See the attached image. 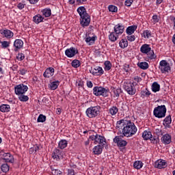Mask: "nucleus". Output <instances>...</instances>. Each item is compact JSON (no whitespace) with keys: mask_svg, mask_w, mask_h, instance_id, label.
I'll list each match as a JSON object with an SVG mask.
<instances>
[{"mask_svg":"<svg viewBox=\"0 0 175 175\" xmlns=\"http://www.w3.org/2000/svg\"><path fill=\"white\" fill-rule=\"evenodd\" d=\"M117 124L123 126L122 135L126 137H131L137 132V128L135 123L131 122V120L122 119L118 121Z\"/></svg>","mask_w":175,"mask_h":175,"instance_id":"1","label":"nucleus"},{"mask_svg":"<svg viewBox=\"0 0 175 175\" xmlns=\"http://www.w3.org/2000/svg\"><path fill=\"white\" fill-rule=\"evenodd\" d=\"M77 12L81 17L80 24L82 27H88L91 23V18L87 13L85 7L81 6L77 9Z\"/></svg>","mask_w":175,"mask_h":175,"instance_id":"2","label":"nucleus"},{"mask_svg":"<svg viewBox=\"0 0 175 175\" xmlns=\"http://www.w3.org/2000/svg\"><path fill=\"white\" fill-rule=\"evenodd\" d=\"M140 51L143 54H147L148 59L151 60L157 58V55H155L154 51L151 50V47H150V46L147 44H144L141 46Z\"/></svg>","mask_w":175,"mask_h":175,"instance_id":"3","label":"nucleus"},{"mask_svg":"<svg viewBox=\"0 0 175 175\" xmlns=\"http://www.w3.org/2000/svg\"><path fill=\"white\" fill-rule=\"evenodd\" d=\"M85 113L89 118H95L100 114V106L90 107L87 109Z\"/></svg>","mask_w":175,"mask_h":175,"instance_id":"4","label":"nucleus"},{"mask_svg":"<svg viewBox=\"0 0 175 175\" xmlns=\"http://www.w3.org/2000/svg\"><path fill=\"white\" fill-rule=\"evenodd\" d=\"M166 106L159 105L154 108L153 111V114L157 118H163L166 116Z\"/></svg>","mask_w":175,"mask_h":175,"instance_id":"5","label":"nucleus"},{"mask_svg":"<svg viewBox=\"0 0 175 175\" xmlns=\"http://www.w3.org/2000/svg\"><path fill=\"white\" fill-rule=\"evenodd\" d=\"M93 93L96 95V96H99L102 95V96H109V90H106L105 88L96 86L93 89Z\"/></svg>","mask_w":175,"mask_h":175,"instance_id":"6","label":"nucleus"},{"mask_svg":"<svg viewBox=\"0 0 175 175\" xmlns=\"http://www.w3.org/2000/svg\"><path fill=\"white\" fill-rule=\"evenodd\" d=\"M14 91L16 95L24 94L27 91H28V86L24 84H19L15 86Z\"/></svg>","mask_w":175,"mask_h":175,"instance_id":"7","label":"nucleus"},{"mask_svg":"<svg viewBox=\"0 0 175 175\" xmlns=\"http://www.w3.org/2000/svg\"><path fill=\"white\" fill-rule=\"evenodd\" d=\"M159 69H160L161 73H166L170 70V64L166 60H161L159 64Z\"/></svg>","mask_w":175,"mask_h":175,"instance_id":"8","label":"nucleus"},{"mask_svg":"<svg viewBox=\"0 0 175 175\" xmlns=\"http://www.w3.org/2000/svg\"><path fill=\"white\" fill-rule=\"evenodd\" d=\"M124 88L129 95H135L136 94V89L133 83H124Z\"/></svg>","mask_w":175,"mask_h":175,"instance_id":"9","label":"nucleus"},{"mask_svg":"<svg viewBox=\"0 0 175 175\" xmlns=\"http://www.w3.org/2000/svg\"><path fill=\"white\" fill-rule=\"evenodd\" d=\"M52 158L56 161H61V159H64V158H65L64 156V152L59 149H55L52 154Z\"/></svg>","mask_w":175,"mask_h":175,"instance_id":"10","label":"nucleus"},{"mask_svg":"<svg viewBox=\"0 0 175 175\" xmlns=\"http://www.w3.org/2000/svg\"><path fill=\"white\" fill-rule=\"evenodd\" d=\"M113 143H116L118 147L124 148L126 147L128 142L122 139V138L120 137V136H116L113 139Z\"/></svg>","mask_w":175,"mask_h":175,"instance_id":"11","label":"nucleus"},{"mask_svg":"<svg viewBox=\"0 0 175 175\" xmlns=\"http://www.w3.org/2000/svg\"><path fill=\"white\" fill-rule=\"evenodd\" d=\"M65 54L66 57H68V58H72L75 57L76 54H79V50L75 47H71L66 50Z\"/></svg>","mask_w":175,"mask_h":175,"instance_id":"12","label":"nucleus"},{"mask_svg":"<svg viewBox=\"0 0 175 175\" xmlns=\"http://www.w3.org/2000/svg\"><path fill=\"white\" fill-rule=\"evenodd\" d=\"M86 43L89 44V46H92L95 41L96 40V36L94 35L91 36V33L86 34V37L84 38Z\"/></svg>","mask_w":175,"mask_h":175,"instance_id":"13","label":"nucleus"},{"mask_svg":"<svg viewBox=\"0 0 175 175\" xmlns=\"http://www.w3.org/2000/svg\"><path fill=\"white\" fill-rule=\"evenodd\" d=\"M90 73H92L94 76H100V75H103L104 71L102 67L95 66L90 70Z\"/></svg>","mask_w":175,"mask_h":175,"instance_id":"14","label":"nucleus"},{"mask_svg":"<svg viewBox=\"0 0 175 175\" xmlns=\"http://www.w3.org/2000/svg\"><path fill=\"white\" fill-rule=\"evenodd\" d=\"M95 144H100L99 146H105L106 145V138L100 135H96V143Z\"/></svg>","mask_w":175,"mask_h":175,"instance_id":"15","label":"nucleus"},{"mask_svg":"<svg viewBox=\"0 0 175 175\" xmlns=\"http://www.w3.org/2000/svg\"><path fill=\"white\" fill-rule=\"evenodd\" d=\"M161 142L163 144H170L172 143V135L170 134H165L161 137Z\"/></svg>","mask_w":175,"mask_h":175,"instance_id":"16","label":"nucleus"},{"mask_svg":"<svg viewBox=\"0 0 175 175\" xmlns=\"http://www.w3.org/2000/svg\"><path fill=\"white\" fill-rule=\"evenodd\" d=\"M167 166V164L165 160H158L155 162L154 167L157 169H165Z\"/></svg>","mask_w":175,"mask_h":175,"instance_id":"17","label":"nucleus"},{"mask_svg":"<svg viewBox=\"0 0 175 175\" xmlns=\"http://www.w3.org/2000/svg\"><path fill=\"white\" fill-rule=\"evenodd\" d=\"M0 33L5 36V38H7L8 39H11V38H13L14 33L12 32V31L9 29H1Z\"/></svg>","mask_w":175,"mask_h":175,"instance_id":"18","label":"nucleus"},{"mask_svg":"<svg viewBox=\"0 0 175 175\" xmlns=\"http://www.w3.org/2000/svg\"><path fill=\"white\" fill-rule=\"evenodd\" d=\"M54 68L49 67L46 69L45 72L43 74L44 77H46L49 79V77H51L52 76H54Z\"/></svg>","mask_w":175,"mask_h":175,"instance_id":"19","label":"nucleus"},{"mask_svg":"<svg viewBox=\"0 0 175 175\" xmlns=\"http://www.w3.org/2000/svg\"><path fill=\"white\" fill-rule=\"evenodd\" d=\"M23 45L24 42L23 40L20 39L16 40L14 42V46L15 47L14 51H17L18 50H20V49H22Z\"/></svg>","mask_w":175,"mask_h":175,"instance_id":"20","label":"nucleus"},{"mask_svg":"<svg viewBox=\"0 0 175 175\" xmlns=\"http://www.w3.org/2000/svg\"><path fill=\"white\" fill-rule=\"evenodd\" d=\"M124 27L123 25H121L120 24L116 25L114 27V32L116 35H122L124 33Z\"/></svg>","mask_w":175,"mask_h":175,"instance_id":"21","label":"nucleus"},{"mask_svg":"<svg viewBox=\"0 0 175 175\" xmlns=\"http://www.w3.org/2000/svg\"><path fill=\"white\" fill-rule=\"evenodd\" d=\"M4 159L5 160V162H8L10 163H13L14 162L13 156L10 154V153H5L4 154Z\"/></svg>","mask_w":175,"mask_h":175,"instance_id":"22","label":"nucleus"},{"mask_svg":"<svg viewBox=\"0 0 175 175\" xmlns=\"http://www.w3.org/2000/svg\"><path fill=\"white\" fill-rule=\"evenodd\" d=\"M137 29V25H132L130 27H128L126 32L127 35H132V33H135V31Z\"/></svg>","mask_w":175,"mask_h":175,"instance_id":"23","label":"nucleus"},{"mask_svg":"<svg viewBox=\"0 0 175 175\" xmlns=\"http://www.w3.org/2000/svg\"><path fill=\"white\" fill-rule=\"evenodd\" d=\"M102 151H103V148H102L101 145L96 146L93 148V152H94V154H95V155H99V154H102Z\"/></svg>","mask_w":175,"mask_h":175,"instance_id":"24","label":"nucleus"},{"mask_svg":"<svg viewBox=\"0 0 175 175\" xmlns=\"http://www.w3.org/2000/svg\"><path fill=\"white\" fill-rule=\"evenodd\" d=\"M170 124H172V116L169 115L163 120V125L167 128H170Z\"/></svg>","mask_w":175,"mask_h":175,"instance_id":"25","label":"nucleus"},{"mask_svg":"<svg viewBox=\"0 0 175 175\" xmlns=\"http://www.w3.org/2000/svg\"><path fill=\"white\" fill-rule=\"evenodd\" d=\"M0 111H1L2 113H8L10 111V105L3 104L0 106Z\"/></svg>","mask_w":175,"mask_h":175,"instance_id":"26","label":"nucleus"},{"mask_svg":"<svg viewBox=\"0 0 175 175\" xmlns=\"http://www.w3.org/2000/svg\"><path fill=\"white\" fill-rule=\"evenodd\" d=\"M43 20H44V18H43V16H42V15L40 14H37L33 18V21H34L36 24H39V23H42Z\"/></svg>","mask_w":175,"mask_h":175,"instance_id":"27","label":"nucleus"},{"mask_svg":"<svg viewBox=\"0 0 175 175\" xmlns=\"http://www.w3.org/2000/svg\"><path fill=\"white\" fill-rule=\"evenodd\" d=\"M152 136V134L151 133V131H145L142 133V137L144 140H150Z\"/></svg>","mask_w":175,"mask_h":175,"instance_id":"28","label":"nucleus"},{"mask_svg":"<svg viewBox=\"0 0 175 175\" xmlns=\"http://www.w3.org/2000/svg\"><path fill=\"white\" fill-rule=\"evenodd\" d=\"M58 147L59 148H60V150H64V148H66V147H68V141L65 139H62L59 142Z\"/></svg>","mask_w":175,"mask_h":175,"instance_id":"29","label":"nucleus"},{"mask_svg":"<svg viewBox=\"0 0 175 175\" xmlns=\"http://www.w3.org/2000/svg\"><path fill=\"white\" fill-rule=\"evenodd\" d=\"M161 90V85L158 82H154L152 85V91L153 92H158Z\"/></svg>","mask_w":175,"mask_h":175,"instance_id":"30","label":"nucleus"},{"mask_svg":"<svg viewBox=\"0 0 175 175\" xmlns=\"http://www.w3.org/2000/svg\"><path fill=\"white\" fill-rule=\"evenodd\" d=\"M58 85H59V81H55L51 82L49 84V88L51 90H57L58 88Z\"/></svg>","mask_w":175,"mask_h":175,"instance_id":"31","label":"nucleus"},{"mask_svg":"<svg viewBox=\"0 0 175 175\" xmlns=\"http://www.w3.org/2000/svg\"><path fill=\"white\" fill-rule=\"evenodd\" d=\"M109 39L111 42H116L118 39V34L116 33V31L110 33Z\"/></svg>","mask_w":175,"mask_h":175,"instance_id":"32","label":"nucleus"},{"mask_svg":"<svg viewBox=\"0 0 175 175\" xmlns=\"http://www.w3.org/2000/svg\"><path fill=\"white\" fill-rule=\"evenodd\" d=\"M40 150V146L38 145L33 146V147H31L29 148V154H35L38 152Z\"/></svg>","mask_w":175,"mask_h":175,"instance_id":"33","label":"nucleus"},{"mask_svg":"<svg viewBox=\"0 0 175 175\" xmlns=\"http://www.w3.org/2000/svg\"><path fill=\"white\" fill-rule=\"evenodd\" d=\"M139 68L140 69H143L144 70H146V69H148V63L146 62H142L137 64Z\"/></svg>","mask_w":175,"mask_h":175,"instance_id":"34","label":"nucleus"},{"mask_svg":"<svg viewBox=\"0 0 175 175\" xmlns=\"http://www.w3.org/2000/svg\"><path fill=\"white\" fill-rule=\"evenodd\" d=\"M118 113V108L116 106H113L109 109V113L111 116H116Z\"/></svg>","mask_w":175,"mask_h":175,"instance_id":"35","label":"nucleus"},{"mask_svg":"<svg viewBox=\"0 0 175 175\" xmlns=\"http://www.w3.org/2000/svg\"><path fill=\"white\" fill-rule=\"evenodd\" d=\"M120 47L121 49H125V47H128V40L126 39H122L119 43Z\"/></svg>","mask_w":175,"mask_h":175,"instance_id":"36","label":"nucleus"},{"mask_svg":"<svg viewBox=\"0 0 175 175\" xmlns=\"http://www.w3.org/2000/svg\"><path fill=\"white\" fill-rule=\"evenodd\" d=\"M18 99L21 100V102H28L29 100V97L28 96H25L24 94H18Z\"/></svg>","mask_w":175,"mask_h":175,"instance_id":"37","label":"nucleus"},{"mask_svg":"<svg viewBox=\"0 0 175 175\" xmlns=\"http://www.w3.org/2000/svg\"><path fill=\"white\" fill-rule=\"evenodd\" d=\"M133 167H135V169H142L143 167V162L140 161H135L134 163Z\"/></svg>","mask_w":175,"mask_h":175,"instance_id":"38","label":"nucleus"},{"mask_svg":"<svg viewBox=\"0 0 175 175\" xmlns=\"http://www.w3.org/2000/svg\"><path fill=\"white\" fill-rule=\"evenodd\" d=\"M42 14L44 16V17H50V16H51V10L44 9L42 10Z\"/></svg>","mask_w":175,"mask_h":175,"instance_id":"39","label":"nucleus"},{"mask_svg":"<svg viewBox=\"0 0 175 175\" xmlns=\"http://www.w3.org/2000/svg\"><path fill=\"white\" fill-rule=\"evenodd\" d=\"M51 171H52V174L53 175H61L62 174V171L54 169V167H51Z\"/></svg>","mask_w":175,"mask_h":175,"instance_id":"40","label":"nucleus"},{"mask_svg":"<svg viewBox=\"0 0 175 175\" xmlns=\"http://www.w3.org/2000/svg\"><path fill=\"white\" fill-rule=\"evenodd\" d=\"M71 64L73 68H79V66H80V65H81V64L80 63V61H79L77 59H74L72 62Z\"/></svg>","mask_w":175,"mask_h":175,"instance_id":"41","label":"nucleus"},{"mask_svg":"<svg viewBox=\"0 0 175 175\" xmlns=\"http://www.w3.org/2000/svg\"><path fill=\"white\" fill-rule=\"evenodd\" d=\"M46 121V116L43 114H40L38 119L37 122H44Z\"/></svg>","mask_w":175,"mask_h":175,"instance_id":"42","label":"nucleus"},{"mask_svg":"<svg viewBox=\"0 0 175 175\" xmlns=\"http://www.w3.org/2000/svg\"><path fill=\"white\" fill-rule=\"evenodd\" d=\"M108 9L109 12H111L112 13H116L118 10V8H117L116 5H109L108 7Z\"/></svg>","mask_w":175,"mask_h":175,"instance_id":"43","label":"nucleus"},{"mask_svg":"<svg viewBox=\"0 0 175 175\" xmlns=\"http://www.w3.org/2000/svg\"><path fill=\"white\" fill-rule=\"evenodd\" d=\"M105 70H110L111 69V63L109 61L105 62Z\"/></svg>","mask_w":175,"mask_h":175,"instance_id":"44","label":"nucleus"},{"mask_svg":"<svg viewBox=\"0 0 175 175\" xmlns=\"http://www.w3.org/2000/svg\"><path fill=\"white\" fill-rule=\"evenodd\" d=\"M149 140H150L151 143H152L153 144H157L159 142V137H157L155 138L152 136L150 139H149Z\"/></svg>","mask_w":175,"mask_h":175,"instance_id":"45","label":"nucleus"},{"mask_svg":"<svg viewBox=\"0 0 175 175\" xmlns=\"http://www.w3.org/2000/svg\"><path fill=\"white\" fill-rule=\"evenodd\" d=\"M141 95L143 96H150V95H151V92L148 91V90L146 89V90L141 92Z\"/></svg>","mask_w":175,"mask_h":175,"instance_id":"46","label":"nucleus"},{"mask_svg":"<svg viewBox=\"0 0 175 175\" xmlns=\"http://www.w3.org/2000/svg\"><path fill=\"white\" fill-rule=\"evenodd\" d=\"M1 170L3 172V173H7V172L9 170V166L8 164H3L1 165Z\"/></svg>","mask_w":175,"mask_h":175,"instance_id":"47","label":"nucleus"},{"mask_svg":"<svg viewBox=\"0 0 175 175\" xmlns=\"http://www.w3.org/2000/svg\"><path fill=\"white\" fill-rule=\"evenodd\" d=\"M154 133L158 136V137H159V136H162L163 135L162 130L159 129H155L154 130Z\"/></svg>","mask_w":175,"mask_h":175,"instance_id":"48","label":"nucleus"},{"mask_svg":"<svg viewBox=\"0 0 175 175\" xmlns=\"http://www.w3.org/2000/svg\"><path fill=\"white\" fill-rule=\"evenodd\" d=\"M1 46L3 49H7V47H9V46H10V42L8 41H3L1 42Z\"/></svg>","mask_w":175,"mask_h":175,"instance_id":"49","label":"nucleus"},{"mask_svg":"<svg viewBox=\"0 0 175 175\" xmlns=\"http://www.w3.org/2000/svg\"><path fill=\"white\" fill-rule=\"evenodd\" d=\"M143 35H144V38H147L148 39V38H150V36H151V32H150V31H148V30H145L143 32Z\"/></svg>","mask_w":175,"mask_h":175,"instance_id":"50","label":"nucleus"},{"mask_svg":"<svg viewBox=\"0 0 175 175\" xmlns=\"http://www.w3.org/2000/svg\"><path fill=\"white\" fill-rule=\"evenodd\" d=\"M113 94H114V95H116V96H117V97L120 96V94H121V89L113 88Z\"/></svg>","mask_w":175,"mask_h":175,"instance_id":"51","label":"nucleus"},{"mask_svg":"<svg viewBox=\"0 0 175 175\" xmlns=\"http://www.w3.org/2000/svg\"><path fill=\"white\" fill-rule=\"evenodd\" d=\"M135 39L136 38L134 35H129V36H127V40H129V42H135Z\"/></svg>","mask_w":175,"mask_h":175,"instance_id":"52","label":"nucleus"},{"mask_svg":"<svg viewBox=\"0 0 175 175\" xmlns=\"http://www.w3.org/2000/svg\"><path fill=\"white\" fill-rule=\"evenodd\" d=\"M89 140H90V142H94V144H95V143H96V135H90V136L89 137Z\"/></svg>","mask_w":175,"mask_h":175,"instance_id":"53","label":"nucleus"},{"mask_svg":"<svg viewBox=\"0 0 175 175\" xmlns=\"http://www.w3.org/2000/svg\"><path fill=\"white\" fill-rule=\"evenodd\" d=\"M133 3V0H126L124 4L126 6H131Z\"/></svg>","mask_w":175,"mask_h":175,"instance_id":"54","label":"nucleus"},{"mask_svg":"<svg viewBox=\"0 0 175 175\" xmlns=\"http://www.w3.org/2000/svg\"><path fill=\"white\" fill-rule=\"evenodd\" d=\"M17 58L18 59H20V61H23V59H24L25 58V56L24 55L23 53H18V56H17Z\"/></svg>","mask_w":175,"mask_h":175,"instance_id":"55","label":"nucleus"},{"mask_svg":"<svg viewBox=\"0 0 175 175\" xmlns=\"http://www.w3.org/2000/svg\"><path fill=\"white\" fill-rule=\"evenodd\" d=\"M123 69L124 71L126 72H129V64H125L124 66H123Z\"/></svg>","mask_w":175,"mask_h":175,"instance_id":"56","label":"nucleus"},{"mask_svg":"<svg viewBox=\"0 0 175 175\" xmlns=\"http://www.w3.org/2000/svg\"><path fill=\"white\" fill-rule=\"evenodd\" d=\"M25 6V4H23L22 3H19L17 5L18 9H20V10H23L24 9V7Z\"/></svg>","mask_w":175,"mask_h":175,"instance_id":"57","label":"nucleus"},{"mask_svg":"<svg viewBox=\"0 0 175 175\" xmlns=\"http://www.w3.org/2000/svg\"><path fill=\"white\" fill-rule=\"evenodd\" d=\"M152 20L154 23H159V18H158V16L157 15H154L152 16Z\"/></svg>","mask_w":175,"mask_h":175,"instance_id":"58","label":"nucleus"},{"mask_svg":"<svg viewBox=\"0 0 175 175\" xmlns=\"http://www.w3.org/2000/svg\"><path fill=\"white\" fill-rule=\"evenodd\" d=\"M29 3H31V5H35V3H38V2L39 1V0H27Z\"/></svg>","mask_w":175,"mask_h":175,"instance_id":"59","label":"nucleus"},{"mask_svg":"<svg viewBox=\"0 0 175 175\" xmlns=\"http://www.w3.org/2000/svg\"><path fill=\"white\" fill-rule=\"evenodd\" d=\"M25 73H27V70H25V69H22V70H19V74L22 75V76H24V75H25Z\"/></svg>","mask_w":175,"mask_h":175,"instance_id":"60","label":"nucleus"},{"mask_svg":"<svg viewBox=\"0 0 175 175\" xmlns=\"http://www.w3.org/2000/svg\"><path fill=\"white\" fill-rule=\"evenodd\" d=\"M93 85H94L92 84V82L91 81L87 82V86L88 87V88H92Z\"/></svg>","mask_w":175,"mask_h":175,"instance_id":"61","label":"nucleus"},{"mask_svg":"<svg viewBox=\"0 0 175 175\" xmlns=\"http://www.w3.org/2000/svg\"><path fill=\"white\" fill-rule=\"evenodd\" d=\"M68 175H75V170L72 169L68 170Z\"/></svg>","mask_w":175,"mask_h":175,"instance_id":"62","label":"nucleus"},{"mask_svg":"<svg viewBox=\"0 0 175 175\" xmlns=\"http://www.w3.org/2000/svg\"><path fill=\"white\" fill-rule=\"evenodd\" d=\"M61 113H62V110L60 108H57L56 109V114L59 115V114H61Z\"/></svg>","mask_w":175,"mask_h":175,"instance_id":"63","label":"nucleus"},{"mask_svg":"<svg viewBox=\"0 0 175 175\" xmlns=\"http://www.w3.org/2000/svg\"><path fill=\"white\" fill-rule=\"evenodd\" d=\"M70 5H73L75 3V0H68Z\"/></svg>","mask_w":175,"mask_h":175,"instance_id":"64","label":"nucleus"}]
</instances>
